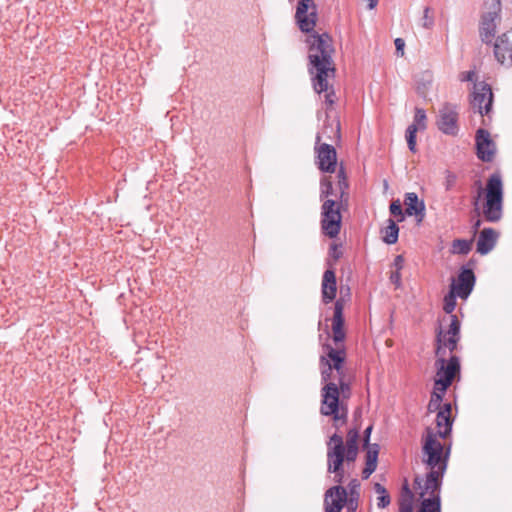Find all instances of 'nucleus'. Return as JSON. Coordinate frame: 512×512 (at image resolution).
<instances>
[{"mask_svg": "<svg viewBox=\"0 0 512 512\" xmlns=\"http://www.w3.org/2000/svg\"><path fill=\"white\" fill-rule=\"evenodd\" d=\"M309 46V73L316 93L326 92L325 103L332 106L335 103V93L329 91L328 79L335 76L332 59L334 48L332 39L327 33H312L306 40Z\"/></svg>", "mask_w": 512, "mask_h": 512, "instance_id": "1", "label": "nucleus"}, {"mask_svg": "<svg viewBox=\"0 0 512 512\" xmlns=\"http://www.w3.org/2000/svg\"><path fill=\"white\" fill-rule=\"evenodd\" d=\"M460 321L456 315L451 316V324L446 331L440 330L437 333V347L435 362L436 378L434 386L438 390L446 391L452 384L455 376L460 372V360L457 356L453 355L448 360L445 359L446 350L453 352L460 340Z\"/></svg>", "mask_w": 512, "mask_h": 512, "instance_id": "2", "label": "nucleus"}, {"mask_svg": "<svg viewBox=\"0 0 512 512\" xmlns=\"http://www.w3.org/2000/svg\"><path fill=\"white\" fill-rule=\"evenodd\" d=\"M424 463L430 468L425 478L417 476L415 489L420 498L440 496V486L447 468V460L442 457L443 445L438 441L432 429L427 428L423 443Z\"/></svg>", "mask_w": 512, "mask_h": 512, "instance_id": "3", "label": "nucleus"}, {"mask_svg": "<svg viewBox=\"0 0 512 512\" xmlns=\"http://www.w3.org/2000/svg\"><path fill=\"white\" fill-rule=\"evenodd\" d=\"M357 429H350L347 433L346 443L343 437L337 433L330 436L327 442V471L335 475V481L342 483L344 479L343 464L354 462L358 454Z\"/></svg>", "mask_w": 512, "mask_h": 512, "instance_id": "4", "label": "nucleus"}, {"mask_svg": "<svg viewBox=\"0 0 512 512\" xmlns=\"http://www.w3.org/2000/svg\"><path fill=\"white\" fill-rule=\"evenodd\" d=\"M325 354L320 356L321 380L328 382L337 381L340 394L343 397L350 393V385L345 381L344 362L346 358L345 349L332 348L331 345L324 346Z\"/></svg>", "mask_w": 512, "mask_h": 512, "instance_id": "5", "label": "nucleus"}, {"mask_svg": "<svg viewBox=\"0 0 512 512\" xmlns=\"http://www.w3.org/2000/svg\"><path fill=\"white\" fill-rule=\"evenodd\" d=\"M503 182L500 174H492L486 183L482 214L487 222L496 223L503 216Z\"/></svg>", "mask_w": 512, "mask_h": 512, "instance_id": "6", "label": "nucleus"}, {"mask_svg": "<svg viewBox=\"0 0 512 512\" xmlns=\"http://www.w3.org/2000/svg\"><path fill=\"white\" fill-rule=\"evenodd\" d=\"M324 386L321 389V414L324 416H333L335 426L340 422H345L347 413H340L339 398L340 391L336 382L322 381Z\"/></svg>", "mask_w": 512, "mask_h": 512, "instance_id": "7", "label": "nucleus"}, {"mask_svg": "<svg viewBox=\"0 0 512 512\" xmlns=\"http://www.w3.org/2000/svg\"><path fill=\"white\" fill-rule=\"evenodd\" d=\"M501 0H485L484 12L480 22V37L482 42L491 43L496 32L497 21L500 20Z\"/></svg>", "mask_w": 512, "mask_h": 512, "instance_id": "8", "label": "nucleus"}, {"mask_svg": "<svg viewBox=\"0 0 512 512\" xmlns=\"http://www.w3.org/2000/svg\"><path fill=\"white\" fill-rule=\"evenodd\" d=\"M342 216L340 205L335 199H325L321 206V229L329 238L338 236L341 230Z\"/></svg>", "mask_w": 512, "mask_h": 512, "instance_id": "9", "label": "nucleus"}, {"mask_svg": "<svg viewBox=\"0 0 512 512\" xmlns=\"http://www.w3.org/2000/svg\"><path fill=\"white\" fill-rule=\"evenodd\" d=\"M321 139V134H317L315 142L316 163L322 172L333 173L337 167L336 150L330 144L321 143Z\"/></svg>", "mask_w": 512, "mask_h": 512, "instance_id": "10", "label": "nucleus"}, {"mask_svg": "<svg viewBox=\"0 0 512 512\" xmlns=\"http://www.w3.org/2000/svg\"><path fill=\"white\" fill-rule=\"evenodd\" d=\"M295 18L302 32H312L317 21V7L314 1L300 0L296 8Z\"/></svg>", "mask_w": 512, "mask_h": 512, "instance_id": "11", "label": "nucleus"}, {"mask_svg": "<svg viewBox=\"0 0 512 512\" xmlns=\"http://www.w3.org/2000/svg\"><path fill=\"white\" fill-rule=\"evenodd\" d=\"M493 103V93L490 85L482 82L474 85L471 106L482 116H489Z\"/></svg>", "mask_w": 512, "mask_h": 512, "instance_id": "12", "label": "nucleus"}, {"mask_svg": "<svg viewBox=\"0 0 512 512\" xmlns=\"http://www.w3.org/2000/svg\"><path fill=\"white\" fill-rule=\"evenodd\" d=\"M338 186L336 189L333 188L330 177H323L321 180V191L320 198L342 200L346 189L348 188V182L346 179L344 168L341 166L337 173Z\"/></svg>", "mask_w": 512, "mask_h": 512, "instance_id": "13", "label": "nucleus"}, {"mask_svg": "<svg viewBox=\"0 0 512 512\" xmlns=\"http://www.w3.org/2000/svg\"><path fill=\"white\" fill-rule=\"evenodd\" d=\"M458 107L451 103H445L439 110L437 126L447 135H455L458 131Z\"/></svg>", "mask_w": 512, "mask_h": 512, "instance_id": "14", "label": "nucleus"}, {"mask_svg": "<svg viewBox=\"0 0 512 512\" xmlns=\"http://www.w3.org/2000/svg\"><path fill=\"white\" fill-rule=\"evenodd\" d=\"M475 284V275L471 269L463 268L457 280L452 281L450 291L459 298L466 299L471 294Z\"/></svg>", "mask_w": 512, "mask_h": 512, "instance_id": "15", "label": "nucleus"}, {"mask_svg": "<svg viewBox=\"0 0 512 512\" xmlns=\"http://www.w3.org/2000/svg\"><path fill=\"white\" fill-rule=\"evenodd\" d=\"M494 55L497 61L506 66L512 64V31H507L495 41Z\"/></svg>", "mask_w": 512, "mask_h": 512, "instance_id": "16", "label": "nucleus"}, {"mask_svg": "<svg viewBox=\"0 0 512 512\" xmlns=\"http://www.w3.org/2000/svg\"><path fill=\"white\" fill-rule=\"evenodd\" d=\"M347 502V491L337 485L325 492L324 504L326 512H340Z\"/></svg>", "mask_w": 512, "mask_h": 512, "instance_id": "17", "label": "nucleus"}, {"mask_svg": "<svg viewBox=\"0 0 512 512\" xmlns=\"http://www.w3.org/2000/svg\"><path fill=\"white\" fill-rule=\"evenodd\" d=\"M344 305L341 300H337L334 305V315L332 318V332H333V341L335 342L334 348L344 349L341 344L345 339V331H344V316H343Z\"/></svg>", "mask_w": 512, "mask_h": 512, "instance_id": "18", "label": "nucleus"}, {"mask_svg": "<svg viewBox=\"0 0 512 512\" xmlns=\"http://www.w3.org/2000/svg\"><path fill=\"white\" fill-rule=\"evenodd\" d=\"M477 155L482 161L489 162L493 159L495 145L490 138V133L485 129H478L476 133Z\"/></svg>", "mask_w": 512, "mask_h": 512, "instance_id": "19", "label": "nucleus"}, {"mask_svg": "<svg viewBox=\"0 0 512 512\" xmlns=\"http://www.w3.org/2000/svg\"><path fill=\"white\" fill-rule=\"evenodd\" d=\"M498 239V233L492 228H484L477 240V252L481 255H486L496 245Z\"/></svg>", "mask_w": 512, "mask_h": 512, "instance_id": "20", "label": "nucleus"}, {"mask_svg": "<svg viewBox=\"0 0 512 512\" xmlns=\"http://www.w3.org/2000/svg\"><path fill=\"white\" fill-rule=\"evenodd\" d=\"M404 204L405 214L407 216L415 215L419 222H421L425 216V205L423 201H419L418 196L414 192L407 193L405 195Z\"/></svg>", "mask_w": 512, "mask_h": 512, "instance_id": "21", "label": "nucleus"}, {"mask_svg": "<svg viewBox=\"0 0 512 512\" xmlns=\"http://www.w3.org/2000/svg\"><path fill=\"white\" fill-rule=\"evenodd\" d=\"M336 276L332 269H327L322 279V300L325 304L330 303L336 296Z\"/></svg>", "mask_w": 512, "mask_h": 512, "instance_id": "22", "label": "nucleus"}, {"mask_svg": "<svg viewBox=\"0 0 512 512\" xmlns=\"http://www.w3.org/2000/svg\"><path fill=\"white\" fill-rule=\"evenodd\" d=\"M450 414V404H444L443 408H441L437 413L436 424L438 428V435L442 438H445L451 432L452 420Z\"/></svg>", "mask_w": 512, "mask_h": 512, "instance_id": "23", "label": "nucleus"}, {"mask_svg": "<svg viewBox=\"0 0 512 512\" xmlns=\"http://www.w3.org/2000/svg\"><path fill=\"white\" fill-rule=\"evenodd\" d=\"M378 454H379L378 444H373V445L367 446L366 463H365V467L362 471L363 479H368L370 477V475L376 470Z\"/></svg>", "mask_w": 512, "mask_h": 512, "instance_id": "24", "label": "nucleus"}, {"mask_svg": "<svg viewBox=\"0 0 512 512\" xmlns=\"http://www.w3.org/2000/svg\"><path fill=\"white\" fill-rule=\"evenodd\" d=\"M317 134H321L322 138L339 139L340 138V123L337 119H327L324 127Z\"/></svg>", "mask_w": 512, "mask_h": 512, "instance_id": "25", "label": "nucleus"}, {"mask_svg": "<svg viewBox=\"0 0 512 512\" xmlns=\"http://www.w3.org/2000/svg\"><path fill=\"white\" fill-rule=\"evenodd\" d=\"M387 223L388 225L382 230V239L389 245L395 244L398 240L399 228L392 219H388Z\"/></svg>", "mask_w": 512, "mask_h": 512, "instance_id": "26", "label": "nucleus"}, {"mask_svg": "<svg viewBox=\"0 0 512 512\" xmlns=\"http://www.w3.org/2000/svg\"><path fill=\"white\" fill-rule=\"evenodd\" d=\"M414 494L411 491L407 481L402 486L399 498V509L413 510Z\"/></svg>", "mask_w": 512, "mask_h": 512, "instance_id": "27", "label": "nucleus"}, {"mask_svg": "<svg viewBox=\"0 0 512 512\" xmlns=\"http://www.w3.org/2000/svg\"><path fill=\"white\" fill-rule=\"evenodd\" d=\"M419 512H441L440 496L424 498Z\"/></svg>", "mask_w": 512, "mask_h": 512, "instance_id": "28", "label": "nucleus"}, {"mask_svg": "<svg viewBox=\"0 0 512 512\" xmlns=\"http://www.w3.org/2000/svg\"><path fill=\"white\" fill-rule=\"evenodd\" d=\"M472 241L466 239H455L451 245L452 254L466 255L471 250Z\"/></svg>", "mask_w": 512, "mask_h": 512, "instance_id": "29", "label": "nucleus"}, {"mask_svg": "<svg viewBox=\"0 0 512 512\" xmlns=\"http://www.w3.org/2000/svg\"><path fill=\"white\" fill-rule=\"evenodd\" d=\"M445 392L446 391L438 390L437 387L434 386V390L431 394V399L428 404V410L430 412L440 410L441 402Z\"/></svg>", "mask_w": 512, "mask_h": 512, "instance_id": "30", "label": "nucleus"}, {"mask_svg": "<svg viewBox=\"0 0 512 512\" xmlns=\"http://www.w3.org/2000/svg\"><path fill=\"white\" fill-rule=\"evenodd\" d=\"M418 131V126L416 124H411L407 127L406 130V140L411 152H416V133Z\"/></svg>", "mask_w": 512, "mask_h": 512, "instance_id": "31", "label": "nucleus"}, {"mask_svg": "<svg viewBox=\"0 0 512 512\" xmlns=\"http://www.w3.org/2000/svg\"><path fill=\"white\" fill-rule=\"evenodd\" d=\"M458 296L449 290L448 294L444 296L443 299V310L447 314H451L450 316H453L452 312L454 311L456 307V298ZM451 319V317H449Z\"/></svg>", "mask_w": 512, "mask_h": 512, "instance_id": "32", "label": "nucleus"}, {"mask_svg": "<svg viewBox=\"0 0 512 512\" xmlns=\"http://www.w3.org/2000/svg\"><path fill=\"white\" fill-rule=\"evenodd\" d=\"M420 25L425 29H431L434 26V16L430 7H425Z\"/></svg>", "mask_w": 512, "mask_h": 512, "instance_id": "33", "label": "nucleus"}, {"mask_svg": "<svg viewBox=\"0 0 512 512\" xmlns=\"http://www.w3.org/2000/svg\"><path fill=\"white\" fill-rule=\"evenodd\" d=\"M426 112L422 108L415 109L414 122L412 124H416L418 126V130H424L426 128Z\"/></svg>", "mask_w": 512, "mask_h": 512, "instance_id": "34", "label": "nucleus"}, {"mask_svg": "<svg viewBox=\"0 0 512 512\" xmlns=\"http://www.w3.org/2000/svg\"><path fill=\"white\" fill-rule=\"evenodd\" d=\"M359 487H360V483L356 479L352 480L349 483V490H350L349 507L352 509H355V507L353 506L354 500H357V498L359 497V492H358Z\"/></svg>", "mask_w": 512, "mask_h": 512, "instance_id": "35", "label": "nucleus"}, {"mask_svg": "<svg viewBox=\"0 0 512 512\" xmlns=\"http://www.w3.org/2000/svg\"><path fill=\"white\" fill-rule=\"evenodd\" d=\"M390 213L393 216L398 217L399 222L404 220V213H403L402 206H401V203L399 200L393 201L390 204Z\"/></svg>", "mask_w": 512, "mask_h": 512, "instance_id": "36", "label": "nucleus"}, {"mask_svg": "<svg viewBox=\"0 0 512 512\" xmlns=\"http://www.w3.org/2000/svg\"><path fill=\"white\" fill-rule=\"evenodd\" d=\"M330 257L337 261L342 256V251L337 244H332L329 251Z\"/></svg>", "mask_w": 512, "mask_h": 512, "instance_id": "37", "label": "nucleus"}, {"mask_svg": "<svg viewBox=\"0 0 512 512\" xmlns=\"http://www.w3.org/2000/svg\"><path fill=\"white\" fill-rule=\"evenodd\" d=\"M390 504V496L387 493L381 494L378 497L377 506L379 508H385Z\"/></svg>", "mask_w": 512, "mask_h": 512, "instance_id": "38", "label": "nucleus"}, {"mask_svg": "<svg viewBox=\"0 0 512 512\" xmlns=\"http://www.w3.org/2000/svg\"><path fill=\"white\" fill-rule=\"evenodd\" d=\"M475 77H476V73L471 70V71H467V72L461 73L460 80L461 81L472 82V81L475 80Z\"/></svg>", "mask_w": 512, "mask_h": 512, "instance_id": "39", "label": "nucleus"}, {"mask_svg": "<svg viewBox=\"0 0 512 512\" xmlns=\"http://www.w3.org/2000/svg\"><path fill=\"white\" fill-rule=\"evenodd\" d=\"M394 43H395L397 53L400 54L401 56H403L405 41L402 38H396Z\"/></svg>", "mask_w": 512, "mask_h": 512, "instance_id": "40", "label": "nucleus"}, {"mask_svg": "<svg viewBox=\"0 0 512 512\" xmlns=\"http://www.w3.org/2000/svg\"><path fill=\"white\" fill-rule=\"evenodd\" d=\"M390 280L392 283L396 285V287H399L401 285V273L400 271L395 270L390 275Z\"/></svg>", "mask_w": 512, "mask_h": 512, "instance_id": "41", "label": "nucleus"}, {"mask_svg": "<svg viewBox=\"0 0 512 512\" xmlns=\"http://www.w3.org/2000/svg\"><path fill=\"white\" fill-rule=\"evenodd\" d=\"M403 262H404V259L401 255H397L395 257L393 265L397 271H401V269L403 268Z\"/></svg>", "mask_w": 512, "mask_h": 512, "instance_id": "42", "label": "nucleus"}, {"mask_svg": "<svg viewBox=\"0 0 512 512\" xmlns=\"http://www.w3.org/2000/svg\"><path fill=\"white\" fill-rule=\"evenodd\" d=\"M482 193H483V189L480 187L479 190H478L477 196L474 198V202H473L474 210L478 214H479V201H480V198L482 196Z\"/></svg>", "mask_w": 512, "mask_h": 512, "instance_id": "43", "label": "nucleus"}, {"mask_svg": "<svg viewBox=\"0 0 512 512\" xmlns=\"http://www.w3.org/2000/svg\"><path fill=\"white\" fill-rule=\"evenodd\" d=\"M372 425L368 426L365 431H364V445L365 446H369V440H370V435H371V432H372Z\"/></svg>", "mask_w": 512, "mask_h": 512, "instance_id": "44", "label": "nucleus"}, {"mask_svg": "<svg viewBox=\"0 0 512 512\" xmlns=\"http://www.w3.org/2000/svg\"><path fill=\"white\" fill-rule=\"evenodd\" d=\"M456 181V176L453 174H448L446 178V188L450 189Z\"/></svg>", "mask_w": 512, "mask_h": 512, "instance_id": "45", "label": "nucleus"}, {"mask_svg": "<svg viewBox=\"0 0 512 512\" xmlns=\"http://www.w3.org/2000/svg\"><path fill=\"white\" fill-rule=\"evenodd\" d=\"M375 491H376L377 493H379L380 495H381V494H384V493H387V492H386V489H385L381 484H379V483H376V484H375Z\"/></svg>", "mask_w": 512, "mask_h": 512, "instance_id": "46", "label": "nucleus"}, {"mask_svg": "<svg viewBox=\"0 0 512 512\" xmlns=\"http://www.w3.org/2000/svg\"><path fill=\"white\" fill-rule=\"evenodd\" d=\"M378 4V0H368V8L374 9Z\"/></svg>", "mask_w": 512, "mask_h": 512, "instance_id": "47", "label": "nucleus"}, {"mask_svg": "<svg viewBox=\"0 0 512 512\" xmlns=\"http://www.w3.org/2000/svg\"><path fill=\"white\" fill-rule=\"evenodd\" d=\"M481 223L482 222L479 219L474 223L473 228H474L475 231H477L480 228Z\"/></svg>", "mask_w": 512, "mask_h": 512, "instance_id": "48", "label": "nucleus"}, {"mask_svg": "<svg viewBox=\"0 0 512 512\" xmlns=\"http://www.w3.org/2000/svg\"><path fill=\"white\" fill-rule=\"evenodd\" d=\"M399 512H413V510H409V509H399Z\"/></svg>", "mask_w": 512, "mask_h": 512, "instance_id": "49", "label": "nucleus"}]
</instances>
